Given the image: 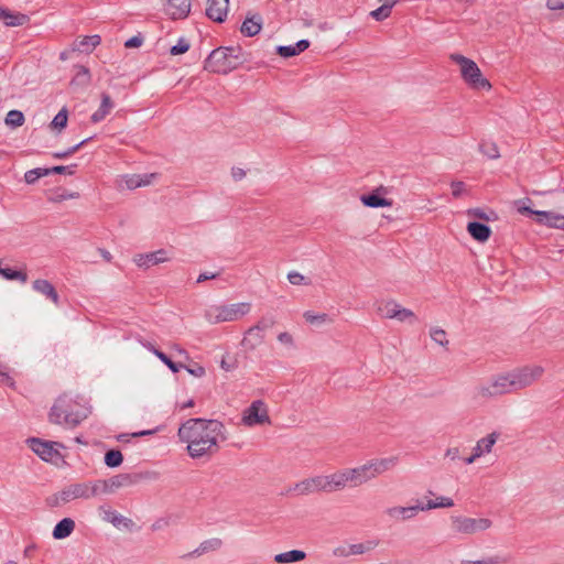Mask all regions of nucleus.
<instances>
[{
  "label": "nucleus",
  "instance_id": "52",
  "mask_svg": "<svg viewBox=\"0 0 564 564\" xmlns=\"http://www.w3.org/2000/svg\"><path fill=\"white\" fill-rule=\"evenodd\" d=\"M288 280L293 285L311 284V281L307 278H305L303 274L296 271L289 272Z\"/></svg>",
  "mask_w": 564,
  "mask_h": 564
},
{
  "label": "nucleus",
  "instance_id": "30",
  "mask_svg": "<svg viewBox=\"0 0 564 564\" xmlns=\"http://www.w3.org/2000/svg\"><path fill=\"white\" fill-rule=\"evenodd\" d=\"M369 464L371 465V469L373 471L375 477L390 470L398 464V457H387V458H380V459H371L369 460Z\"/></svg>",
  "mask_w": 564,
  "mask_h": 564
},
{
  "label": "nucleus",
  "instance_id": "19",
  "mask_svg": "<svg viewBox=\"0 0 564 564\" xmlns=\"http://www.w3.org/2000/svg\"><path fill=\"white\" fill-rule=\"evenodd\" d=\"M265 335L256 327H249L243 335L241 345L246 350H254L263 344Z\"/></svg>",
  "mask_w": 564,
  "mask_h": 564
},
{
  "label": "nucleus",
  "instance_id": "13",
  "mask_svg": "<svg viewBox=\"0 0 564 564\" xmlns=\"http://www.w3.org/2000/svg\"><path fill=\"white\" fill-rule=\"evenodd\" d=\"M371 468L369 462L358 467L345 468L348 484L352 487H358L376 478Z\"/></svg>",
  "mask_w": 564,
  "mask_h": 564
},
{
  "label": "nucleus",
  "instance_id": "48",
  "mask_svg": "<svg viewBox=\"0 0 564 564\" xmlns=\"http://www.w3.org/2000/svg\"><path fill=\"white\" fill-rule=\"evenodd\" d=\"M48 172L46 169L37 167L33 170H29L24 174V181L28 184H34L40 177L47 176Z\"/></svg>",
  "mask_w": 564,
  "mask_h": 564
},
{
  "label": "nucleus",
  "instance_id": "26",
  "mask_svg": "<svg viewBox=\"0 0 564 564\" xmlns=\"http://www.w3.org/2000/svg\"><path fill=\"white\" fill-rule=\"evenodd\" d=\"M310 42L307 40H300L294 45H279L276 47V53L282 57H292L299 55L308 48Z\"/></svg>",
  "mask_w": 564,
  "mask_h": 564
},
{
  "label": "nucleus",
  "instance_id": "40",
  "mask_svg": "<svg viewBox=\"0 0 564 564\" xmlns=\"http://www.w3.org/2000/svg\"><path fill=\"white\" fill-rule=\"evenodd\" d=\"M0 275H2L7 280H18L22 283L28 281V274L22 271H18L11 268H2L0 267Z\"/></svg>",
  "mask_w": 564,
  "mask_h": 564
},
{
  "label": "nucleus",
  "instance_id": "42",
  "mask_svg": "<svg viewBox=\"0 0 564 564\" xmlns=\"http://www.w3.org/2000/svg\"><path fill=\"white\" fill-rule=\"evenodd\" d=\"M122 462L123 456L120 451L110 449L105 454V464L110 468L120 466Z\"/></svg>",
  "mask_w": 564,
  "mask_h": 564
},
{
  "label": "nucleus",
  "instance_id": "2",
  "mask_svg": "<svg viewBox=\"0 0 564 564\" xmlns=\"http://www.w3.org/2000/svg\"><path fill=\"white\" fill-rule=\"evenodd\" d=\"M87 415L88 413L86 409L70 397L64 394L56 399L55 403L51 408L48 417L51 423L76 427L87 417Z\"/></svg>",
  "mask_w": 564,
  "mask_h": 564
},
{
  "label": "nucleus",
  "instance_id": "47",
  "mask_svg": "<svg viewBox=\"0 0 564 564\" xmlns=\"http://www.w3.org/2000/svg\"><path fill=\"white\" fill-rule=\"evenodd\" d=\"M303 317L305 318V321L307 323L317 324V325H321L324 323H329L332 321L327 314H325V313L315 314L312 311L304 312Z\"/></svg>",
  "mask_w": 564,
  "mask_h": 564
},
{
  "label": "nucleus",
  "instance_id": "51",
  "mask_svg": "<svg viewBox=\"0 0 564 564\" xmlns=\"http://www.w3.org/2000/svg\"><path fill=\"white\" fill-rule=\"evenodd\" d=\"M395 319H398L400 322H406L408 321L411 324L416 322V317H415L414 313L411 310H409V308L402 307L401 305L398 308V313H397Z\"/></svg>",
  "mask_w": 564,
  "mask_h": 564
},
{
  "label": "nucleus",
  "instance_id": "50",
  "mask_svg": "<svg viewBox=\"0 0 564 564\" xmlns=\"http://www.w3.org/2000/svg\"><path fill=\"white\" fill-rule=\"evenodd\" d=\"M89 140H91V138H87L83 141H80L79 143L75 144L74 147L65 150V151H61V152H55L53 153V156L55 159H66L68 158L69 155L74 154L75 152H77L84 144H86Z\"/></svg>",
  "mask_w": 564,
  "mask_h": 564
},
{
  "label": "nucleus",
  "instance_id": "22",
  "mask_svg": "<svg viewBox=\"0 0 564 564\" xmlns=\"http://www.w3.org/2000/svg\"><path fill=\"white\" fill-rule=\"evenodd\" d=\"M115 104L107 93L101 94V102L99 108L91 115L90 120L94 123L102 121L113 109Z\"/></svg>",
  "mask_w": 564,
  "mask_h": 564
},
{
  "label": "nucleus",
  "instance_id": "58",
  "mask_svg": "<svg viewBox=\"0 0 564 564\" xmlns=\"http://www.w3.org/2000/svg\"><path fill=\"white\" fill-rule=\"evenodd\" d=\"M278 340L289 347V348H295V340L292 334L289 332H282L278 335Z\"/></svg>",
  "mask_w": 564,
  "mask_h": 564
},
{
  "label": "nucleus",
  "instance_id": "24",
  "mask_svg": "<svg viewBox=\"0 0 564 564\" xmlns=\"http://www.w3.org/2000/svg\"><path fill=\"white\" fill-rule=\"evenodd\" d=\"M262 29V18L260 14H253L251 17H247L242 22L240 31L246 36H254Z\"/></svg>",
  "mask_w": 564,
  "mask_h": 564
},
{
  "label": "nucleus",
  "instance_id": "6",
  "mask_svg": "<svg viewBox=\"0 0 564 564\" xmlns=\"http://www.w3.org/2000/svg\"><path fill=\"white\" fill-rule=\"evenodd\" d=\"M251 310L250 303L214 305L206 310L205 317L210 324L234 322L247 315Z\"/></svg>",
  "mask_w": 564,
  "mask_h": 564
},
{
  "label": "nucleus",
  "instance_id": "61",
  "mask_svg": "<svg viewBox=\"0 0 564 564\" xmlns=\"http://www.w3.org/2000/svg\"><path fill=\"white\" fill-rule=\"evenodd\" d=\"M546 7L552 11L563 10L564 0H547Z\"/></svg>",
  "mask_w": 564,
  "mask_h": 564
},
{
  "label": "nucleus",
  "instance_id": "56",
  "mask_svg": "<svg viewBox=\"0 0 564 564\" xmlns=\"http://www.w3.org/2000/svg\"><path fill=\"white\" fill-rule=\"evenodd\" d=\"M275 324L274 319L272 317H261L253 327L262 332L264 335L265 333L273 327Z\"/></svg>",
  "mask_w": 564,
  "mask_h": 564
},
{
  "label": "nucleus",
  "instance_id": "59",
  "mask_svg": "<svg viewBox=\"0 0 564 564\" xmlns=\"http://www.w3.org/2000/svg\"><path fill=\"white\" fill-rule=\"evenodd\" d=\"M75 165L64 166V165H57L53 167L46 169L50 174L56 173V174H69L72 175L74 173Z\"/></svg>",
  "mask_w": 564,
  "mask_h": 564
},
{
  "label": "nucleus",
  "instance_id": "60",
  "mask_svg": "<svg viewBox=\"0 0 564 564\" xmlns=\"http://www.w3.org/2000/svg\"><path fill=\"white\" fill-rule=\"evenodd\" d=\"M452 194L454 197H459L465 192V183L462 181H454L451 184Z\"/></svg>",
  "mask_w": 564,
  "mask_h": 564
},
{
  "label": "nucleus",
  "instance_id": "53",
  "mask_svg": "<svg viewBox=\"0 0 564 564\" xmlns=\"http://www.w3.org/2000/svg\"><path fill=\"white\" fill-rule=\"evenodd\" d=\"M189 50V43L186 39L181 37L178 42L170 50L171 55L184 54Z\"/></svg>",
  "mask_w": 564,
  "mask_h": 564
},
{
  "label": "nucleus",
  "instance_id": "36",
  "mask_svg": "<svg viewBox=\"0 0 564 564\" xmlns=\"http://www.w3.org/2000/svg\"><path fill=\"white\" fill-rule=\"evenodd\" d=\"M76 73L72 79V85L86 87L89 85L91 75L89 69L84 65L75 66Z\"/></svg>",
  "mask_w": 564,
  "mask_h": 564
},
{
  "label": "nucleus",
  "instance_id": "46",
  "mask_svg": "<svg viewBox=\"0 0 564 564\" xmlns=\"http://www.w3.org/2000/svg\"><path fill=\"white\" fill-rule=\"evenodd\" d=\"M430 336L433 341H435L436 344H438L442 347L447 349L448 339H447L446 332L443 328H440V327L431 328Z\"/></svg>",
  "mask_w": 564,
  "mask_h": 564
},
{
  "label": "nucleus",
  "instance_id": "64",
  "mask_svg": "<svg viewBox=\"0 0 564 564\" xmlns=\"http://www.w3.org/2000/svg\"><path fill=\"white\" fill-rule=\"evenodd\" d=\"M446 457L451 458L452 460L459 458V449L457 447H452L446 451L445 454Z\"/></svg>",
  "mask_w": 564,
  "mask_h": 564
},
{
  "label": "nucleus",
  "instance_id": "35",
  "mask_svg": "<svg viewBox=\"0 0 564 564\" xmlns=\"http://www.w3.org/2000/svg\"><path fill=\"white\" fill-rule=\"evenodd\" d=\"M142 345L145 348H148L150 351H152L173 372H178L180 369L183 367L182 364H176V362L172 361L163 351L156 349L151 343H143L142 341Z\"/></svg>",
  "mask_w": 564,
  "mask_h": 564
},
{
  "label": "nucleus",
  "instance_id": "34",
  "mask_svg": "<svg viewBox=\"0 0 564 564\" xmlns=\"http://www.w3.org/2000/svg\"><path fill=\"white\" fill-rule=\"evenodd\" d=\"M361 203L371 208H378V207H390L392 206V200L380 197L379 195L372 193L369 195H362L360 197Z\"/></svg>",
  "mask_w": 564,
  "mask_h": 564
},
{
  "label": "nucleus",
  "instance_id": "63",
  "mask_svg": "<svg viewBox=\"0 0 564 564\" xmlns=\"http://www.w3.org/2000/svg\"><path fill=\"white\" fill-rule=\"evenodd\" d=\"M231 176L235 181H241L246 176V171L241 167H232Z\"/></svg>",
  "mask_w": 564,
  "mask_h": 564
},
{
  "label": "nucleus",
  "instance_id": "11",
  "mask_svg": "<svg viewBox=\"0 0 564 564\" xmlns=\"http://www.w3.org/2000/svg\"><path fill=\"white\" fill-rule=\"evenodd\" d=\"M140 479L135 474H119L106 480H96L98 495H108L122 487H130Z\"/></svg>",
  "mask_w": 564,
  "mask_h": 564
},
{
  "label": "nucleus",
  "instance_id": "39",
  "mask_svg": "<svg viewBox=\"0 0 564 564\" xmlns=\"http://www.w3.org/2000/svg\"><path fill=\"white\" fill-rule=\"evenodd\" d=\"M479 151L490 160H497L500 158V152L495 142L481 141L479 143Z\"/></svg>",
  "mask_w": 564,
  "mask_h": 564
},
{
  "label": "nucleus",
  "instance_id": "43",
  "mask_svg": "<svg viewBox=\"0 0 564 564\" xmlns=\"http://www.w3.org/2000/svg\"><path fill=\"white\" fill-rule=\"evenodd\" d=\"M24 115L20 110H10L7 113V117L4 119V122L7 126L18 128L21 127L24 123Z\"/></svg>",
  "mask_w": 564,
  "mask_h": 564
},
{
  "label": "nucleus",
  "instance_id": "45",
  "mask_svg": "<svg viewBox=\"0 0 564 564\" xmlns=\"http://www.w3.org/2000/svg\"><path fill=\"white\" fill-rule=\"evenodd\" d=\"M454 506V501L448 497H440L435 501L429 500L427 503L423 505L424 511L435 509V508H451Z\"/></svg>",
  "mask_w": 564,
  "mask_h": 564
},
{
  "label": "nucleus",
  "instance_id": "14",
  "mask_svg": "<svg viewBox=\"0 0 564 564\" xmlns=\"http://www.w3.org/2000/svg\"><path fill=\"white\" fill-rule=\"evenodd\" d=\"M424 511L423 503L417 502L411 507L394 506L387 508L384 513L394 521H408L413 519L417 512Z\"/></svg>",
  "mask_w": 564,
  "mask_h": 564
},
{
  "label": "nucleus",
  "instance_id": "62",
  "mask_svg": "<svg viewBox=\"0 0 564 564\" xmlns=\"http://www.w3.org/2000/svg\"><path fill=\"white\" fill-rule=\"evenodd\" d=\"M143 39L139 35L132 36L128 41H126L124 46L126 47H139L142 45Z\"/></svg>",
  "mask_w": 564,
  "mask_h": 564
},
{
  "label": "nucleus",
  "instance_id": "16",
  "mask_svg": "<svg viewBox=\"0 0 564 564\" xmlns=\"http://www.w3.org/2000/svg\"><path fill=\"white\" fill-rule=\"evenodd\" d=\"M229 0H207L206 15L218 23L226 20Z\"/></svg>",
  "mask_w": 564,
  "mask_h": 564
},
{
  "label": "nucleus",
  "instance_id": "54",
  "mask_svg": "<svg viewBox=\"0 0 564 564\" xmlns=\"http://www.w3.org/2000/svg\"><path fill=\"white\" fill-rule=\"evenodd\" d=\"M507 561L498 555L478 561H462V564H505Z\"/></svg>",
  "mask_w": 564,
  "mask_h": 564
},
{
  "label": "nucleus",
  "instance_id": "7",
  "mask_svg": "<svg viewBox=\"0 0 564 564\" xmlns=\"http://www.w3.org/2000/svg\"><path fill=\"white\" fill-rule=\"evenodd\" d=\"M451 59L459 65L462 77L470 87L486 90L491 88L490 83L482 77L480 68L473 59L460 54H452Z\"/></svg>",
  "mask_w": 564,
  "mask_h": 564
},
{
  "label": "nucleus",
  "instance_id": "29",
  "mask_svg": "<svg viewBox=\"0 0 564 564\" xmlns=\"http://www.w3.org/2000/svg\"><path fill=\"white\" fill-rule=\"evenodd\" d=\"M499 434L496 432H492L488 434L486 437L480 438L476 446L473 448V452L476 454V456L480 457L484 454H488L491 452L492 446L498 440Z\"/></svg>",
  "mask_w": 564,
  "mask_h": 564
},
{
  "label": "nucleus",
  "instance_id": "32",
  "mask_svg": "<svg viewBox=\"0 0 564 564\" xmlns=\"http://www.w3.org/2000/svg\"><path fill=\"white\" fill-rule=\"evenodd\" d=\"M382 2L383 3L379 8L369 13V15L376 21H383L388 19L391 15L392 8L398 3V0H386Z\"/></svg>",
  "mask_w": 564,
  "mask_h": 564
},
{
  "label": "nucleus",
  "instance_id": "23",
  "mask_svg": "<svg viewBox=\"0 0 564 564\" xmlns=\"http://www.w3.org/2000/svg\"><path fill=\"white\" fill-rule=\"evenodd\" d=\"M536 221L540 225H544L549 228L558 229L561 227V221L563 223V215L557 214L555 212H535Z\"/></svg>",
  "mask_w": 564,
  "mask_h": 564
},
{
  "label": "nucleus",
  "instance_id": "8",
  "mask_svg": "<svg viewBox=\"0 0 564 564\" xmlns=\"http://www.w3.org/2000/svg\"><path fill=\"white\" fill-rule=\"evenodd\" d=\"M509 373L512 379L513 389L520 391L540 380L544 373V368L539 365L524 366L512 369Z\"/></svg>",
  "mask_w": 564,
  "mask_h": 564
},
{
  "label": "nucleus",
  "instance_id": "12",
  "mask_svg": "<svg viewBox=\"0 0 564 564\" xmlns=\"http://www.w3.org/2000/svg\"><path fill=\"white\" fill-rule=\"evenodd\" d=\"M29 447L43 460L53 462L61 458L58 448H63V444L58 442H47L41 438L31 437L26 441Z\"/></svg>",
  "mask_w": 564,
  "mask_h": 564
},
{
  "label": "nucleus",
  "instance_id": "4",
  "mask_svg": "<svg viewBox=\"0 0 564 564\" xmlns=\"http://www.w3.org/2000/svg\"><path fill=\"white\" fill-rule=\"evenodd\" d=\"M98 496L96 481L74 482L65 486L59 491L46 499L47 506L52 508L62 507L76 499L88 500Z\"/></svg>",
  "mask_w": 564,
  "mask_h": 564
},
{
  "label": "nucleus",
  "instance_id": "37",
  "mask_svg": "<svg viewBox=\"0 0 564 564\" xmlns=\"http://www.w3.org/2000/svg\"><path fill=\"white\" fill-rule=\"evenodd\" d=\"M289 491H293L297 496H308L316 492L311 477L297 481Z\"/></svg>",
  "mask_w": 564,
  "mask_h": 564
},
{
  "label": "nucleus",
  "instance_id": "15",
  "mask_svg": "<svg viewBox=\"0 0 564 564\" xmlns=\"http://www.w3.org/2000/svg\"><path fill=\"white\" fill-rule=\"evenodd\" d=\"M134 262L138 267L148 269L170 260L169 253L164 249H160L149 253H140L134 257Z\"/></svg>",
  "mask_w": 564,
  "mask_h": 564
},
{
  "label": "nucleus",
  "instance_id": "57",
  "mask_svg": "<svg viewBox=\"0 0 564 564\" xmlns=\"http://www.w3.org/2000/svg\"><path fill=\"white\" fill-rule=\"evenodd\" d=\"M372 547L373 545L371 542H369L368 545L364 543L351 544L349 546V553L354 555L364 554L365 552L372 550Z\"/></svg>",
  "mask_w": 564,
  "mask_h": 564
},
{
  "label": "nucleus",
  "instance_id": "55",
  "mask_svg": "<svg viewBox=\"0 0 564 564\" xmlns=\"http://www.w3.org/2000/svg\"><path fill=\"white\" fill-rule=\"evenodd\" d=\"M316 492H327L326 475L311 477Z\"/></svg>",
  "mask_w": 564,
  "mask_h": 564
},
{
  "label": "nucleus",
  "instance_id": "3",
  "mask_svg": "<svg viewBox=\"0 0 564 564\" xmlns=\"http://www.w3.org/2000/svg\"><path fill=\"white\" fill-rule=\"evenodd\" d=\"M239 47H218L210 52L205 61L204 68L210 73L228 74L242 64Z\"/></svg>",
  "mask_w": 564,
  "mask_h": 564
},
{
  "label": "nucleus",
  "instance_id": "21",
  "mask_svg": "<svg viewBox=\"0 0 564 564\" xmlns=\"http://www.w3.org/2000/svg\"><path fill=\"white\" fill-rule=\"evenodd\" d=\"M0 20H2L7 26H21L26 24L30 18L26 14L15 13L8 9L0 8Z\"/></svg>",
  "mask_w": 564,
  "mask_h": 564
},
{
  "label": "nucleus",
  "instance_id": "20",
  "mask_svg": "<svg viewBox=\"0 0 564 564\" xmlns=\"http://www.w3.org/2000/svg\"><path fill=\"white\" fill-rule=\"evenodd\" d=\"M326 482L327 494L344 490L348 485L346 469H339L333 474L326 475Z\"/></svg>",
  "mask_w": 564,
  "mask_h": 564
},
{
  "label": "nucleus",
  "instance_id": "41",
  "mask_svg": "<svg viewBox=\"0 0 564 564\" xmlns=\"http://www.w3.org/2000/svg\"><path fill=\"white\" fill-rule=\"evenodd\" d=\"M68 120V111L65 107H63L56 116L53 118L51 122V128L62 131L67 126Z\"/></svg>",
  "mask_w": 564,
  "mask_h": 564
},
{
  "label": "nucleus",
  "instance_id": "27",
  "mask_svg": "<svg viewBox=\"0 0 564 564\" xmlns=\"http://www.w3.org/2000/svg\"><path fill=\"white\" fill-rule=\"evenodd\" d=\"M221 545L223 541L219 538H212L203 541L197 549L183 555V557L200 556L202 554L219 550Z\"/></svg>",
  "mask_w": 564,
  "mask_h": 564
},
{
  "label": "nucleus",
  "instance_id": "17",
  "mask_svg": "<svg viewBox=\"0 0 564 564\" xmlns=\"http://www.w3.org/2000/svg\"><path fill=\"white\" fill-rule=\"evenodd\" d=\"M192 0H167L166 14L173 19H185L191 12Z\"/></svg>",
  "mask_w": 564,
  "mask_h": 564
},
{
  "label": "nucleus",
  "instance_id": "9",
  "mask_svg": "<svg viewBox=\"0 0 564 564\" xmlns=\"http://www.w3.org/2000/svg\"><path fill=\"white\" fill-rule=\"evenodd\" d=\"M452 529L455 533L471 535L491 528L492 521L488 518L452 517Z\"/></svg>",
  "mask_w": 564,
  "mask_h": 564
},
{
  "label": "nucleus",
  "instance_id": "1",
  "mask_svg": "<svg viewBox=\"0 0 564 564\" xmlns=\"http://www.w3.org/2000/svg\"><path fill=\"white\" fill-rule=\"evenodd\" d=\"M181 442L187 444L192 458L212 455L219 448V443L227 440L226 427L218 420L189 419L177 432Z\"/></svg>",
  "mask_w": 564,
  "mask_h": 564
},
{
  "label": "nucleus",
  "instance_id": "18",
  "mask_svg": "<svg viewBox=\"0 0 564 564\" xmlns=\"http://www.w3.org/2000/svg\"><path fill=\"white\" fill-rule=\"evenodd\" d=\"M32 288L35 292L42 294L47 300L52 301L54 305H59V295L55 286L48 280L37 279L33 281Z\"/></svg>",
  "mask_w": 564,
  "mask_h": 564
},
{
  "label": "nucleus",
  "instance_id": "10",
  "mask_svg": "<svg viewBox=\"0 0 564 564\" xmlns=\"http://www.w3.org/2000/svg\"><path fill=\"white\" fill-rule=\"evenodd\" d=\"M241 422L245 426L251 427L254 425L270 424L268 408L262 400L253 401L242 412Z\"/></svg>",
  "mask_w": 564,
  "mask_h": 564
},
{
  "label": "nucleus",
  "instance_id": "44",
  "mask_svg": "<svg viewBox=\"0 0 564 564\" xmlns=\"http://www.w3.org/2000/svg\"><path fill=\"white\" fill-rule=\"evenodd\" d=\"M399 306L395 301H387L379 306V312L386 318H395Z\"/></svg>",
  "mask_w": 564,
  "mask_h": 564
},
{
  "label": "nucleus",
  "instance_id": "31",
  "mask_svg": "<svg viewBox=\"0 0 564 564\" xmlns=\"http://www.w3.org/2000/svg\"><path fill=\"white\" fill-rule=\"evenodd\" d=\"M75 529V521L70 518L62 519L53 530V538L62 540L69 536Z\"/></svg>",
  "mask_w": 564,
  "mask_h": 564
},
{
  "label": "nucleus",
  "instance_id": "33",
  "mask_svg": "<svg viewBox=\"0 0 564 564\" xmlns=\"http://www.w3.org/2000/svg\"><path fill=\"white\" fill-rule=\"evenodd\" d=\"M306 557V553L301 550H291L279 553L274 556V561L280 564L301 562Z\"/></svg>",
  "mask_w": 564,
  "mask_h": 564
},
{
  "label": "nucleus",
  "instance_id": "49",
  "mask_svg": "<svg viewBox=\"0 0 564 564\" xmlns=\"http://www.w3.org/2000/svg\"><path fill=\"white\" fill-rule=\"evenodd\" d=\"M105 520L109 521L115 527H119L120 524H127V522L131 521L116 511H107Z\"/></svg>",
  "mask_w": 564,
  "mask_h": 564
},
{
  "label": "nucleus",
  "instance_id": "25",
  "mask_svg": "<svg viewBox=\"0 0 564 564\" xmlns=\"http://www.w3.org/2000/svg\"><path fill=\"white\" fill-rule=\"evenodd\" d=\"M467 231L475 240L479 242L487 241L491 235L490 227L478 221L469 223L467 226Z\"/></svg>",
  "mask_w": 564,
  "mask_h": 564
},
{
  "label": "nucleus",
  "instance_id": "5",
  "mask_svg": "<svg viewBox=\"0 0 564 564\" xmlns=\"http://www.w3.org/2000/svg\"><path fill=\"white\" fill-rule=\"evenodd\" d=\"M512 379L510 373L505 372L495 376L490 382L479 384L475 388L474 398L481 401H487L507 393L514 392Z\"/></svg>",
  "mask_w": 564,
  "mask_h": 564
},
{
  "label": "nucleus",
  "instance_id": "28",
  "mask_svg": "<svg viewBox=\"0 0 564 564\" xmlns=\"http://www.w3.org/2000/svg\"><path fill=\"white\" fill-rule=\"evenodd\" d=\"M100 41L101 39L97 34L86 35L73 43V51L89 53L100 44Z\"/></svg>",
  "mask_w": 564,
  "mask_h": 564
},
{
  "label": "nucleus",
  "instance_id": "38",
  "mask_svg": "<svg viewBox=\"0 0 564 564\" xmlns=\"http://www.w3.org/2000/svg\"><path fill=\"white\" fill-rule=\"evenodd\" d=\"M155 174L150 175H130L127 176L124 182L129 189H135L141 186L149 185L151 183V178H153Z\"/></svg>",
  "mask_w": 564,
  "mask_h": 564
}]
</instances>
